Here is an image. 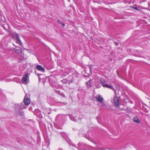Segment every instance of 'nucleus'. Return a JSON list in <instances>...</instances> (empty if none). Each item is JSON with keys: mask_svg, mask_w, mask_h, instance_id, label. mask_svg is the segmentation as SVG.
I'll list each match as a JSON object with an SVG mask.
<instances>
[{"mask_svg": "<svg viewBox=\"0 0 150 150\" xmlns=\"http://www.w3.org/2000/svg\"><path fill=\"white\" fill-rule=\"evenodd\" d=\"M30 103V99L25 96L23 102L20 104H16L15 105V107L18 109H25Z\"/></svg>", "mask_w": 150, "mask_h": 150, "instance_id": "1", "label": "nucleus"}, {"mask_svg": "<svg viewBox=\"0 0 150 150\" xmlns=\"http://www.w3.org/2000/svg\"><path fill=\"white\" fill-rule=\"evenodd\" d=\"M66 118L65 115L63 114H59L57 115L55 118V121L56 122L61 125H62Z\"/></svg>", "mask_w": 150, "mask_h": 150, "instance_id": "2", "label": "nucleus"}, {"mask_svg": "<svg viewBox=\"0 0 150 150\" xmlns=\"http://www.w3.org/2000/svg\"><path fill=\"white\" fill-rule=\"evenodd\" d=\"M70 145H71L73 146L74 147L79 150H85L87 149L86 147L87 145L86 144H84V143H78L77 147L75 145H74V144L72 143Z\"/></svg>", "mask_w": 150, "mask_h": 150, "instance_id": "3", "label": "nucleus"}, {"mask_svg": "<svg viewBox=\"0 0 150 150\" xmlns=\"http://www.w3.org/2000/svg\"><path fill=\"white\" fill-rule=\"evenodd\" d=\"M96 98L97 101L99 102V106L103 107L105 106V104L103 102V99L101 96L100 95H97Z\"/></svg>", "mask_w": 150, "mask_h": 150, "instance_id": "4", "label": "nucleus"}, {"mask_svg": "<svg viewBox=\"0 0 150 150\" xmlns=\"http://www.w3.org/2000/svg\"><path fill=\"white\" fill-rule=\"evenodd\" d=\"M54 77H52V78H50L49 79V83L52 87H55L57 88H58V86L54 81Z\"/></svg>", "mask_w": 150, "mask_h": 150, "instance_id": "5", "label": "nucleus"}, {"mask_svg": "<svg viewBox=\"0 0 150 150\" xmlns=\"http://www.w3.org/2000/svg\"><path fill=\"white\" fill-rule=\"evenodd\" d=\"M61 135L62 137L64 138L67 143L69 145H70L71 143L70 140L69 139L67 135L64 132L62 133Z\"/></svg>", "mask_w": 150, "mask_h": 150, "instance_id": "6", "label": "nucleus"}, {"mask_svg": "<svg viewBox=\"0 0 150 150\" xmlns=\"http://www.w3.org/2000/svg\"><path fill=\"white\" fill-rule=\"evenodd\" d=\"M14 38L16 41V42L18 44L20 45L21 46L22 45V43L18 35V34L16 33L14 35Z\"/></svg>", "mask_w": 150, "mask_h": 150, "instance_id": "7", "label": "nucleus"}, {"mask_svg": "<svg viewBox=\"0 0 150 150\" xmlns=\"http://www.w3.org/2000/svg\"><path fill=\"white\" fill-rule=\"evenodd\" d=\"M28 78V74H25L22 79V83L24 84H27V80Z\"/></svg>", "mask_w": 150, "mask_h": 150, "instance_id": "8", "label": "nucleus"}, {"mask_svg": "<svg viewBox=\"0 0 150 150\" xmlns=\"http://www.w3.org/2000/svg\"><path fill=\"white\" fill-rule=\"evenodd\" d=\"M114 104L117 106H118L120 104V102L118 97H115L114 99Z\"/></svg>", "mask_w": 150, "mask_h": 150, "instance_id": "9", "label": "nucleus"}, {"mask_svg": "<svg viewBox=\"0 0 150 150\" xmlns=\"http://www.w3.org/2000/svg\"><path fill=\"white\" fill-rule=\"evenodd\" d=\"M36 69L38 71L44 72L45 71V69L41 65H37L36 66Z\"/></svg>", "mask_w": 150, "mask_h": 150, "instance_id": "10", "label": "nucleus"}, {"mask_svg": "<svg viewBox=\"0 0 150 150\" xmlns=\"http://www.w3.org/2000/svg\"><path fill=\"white\" fill-rule=\"evenodd\" d=\"M102 86L104 88H107L111 89V90H113L114 91H116V90L113 87L105 83L104 84H102Z\"/></svg>", "mask_w": 150, "mask_h": 150, "instance_id": "11", "label": "nucleus"}, {"mask_svg": "<svg viewBox=\"0 0 150 150\" xmlns=\"http://www.w3.org/2000/svg\"><path fill=\"white\" fill-rule=\"evenodd\" d=\"M92 80L90 79L88 81L86 82V84L88 88H89V87H91V82Z\"/></svg>", "mask_w": 150, "mask_h": 150, "instance_id": "12", "label": "nucleus"}, {"mask_svg": "<svg viewBox=\"0 0 150 150\" xmlns=\"http://www.w3.org/2000/svg\"><path fill=\"white\" fill-rule=\"evenodd\" d=\"M66 104V103L61 102H57L56 103V105L58 106H62L65 105Z\"/></svg>", "mask_w": 150, "mask_h": 150, "instance_id": "13", "label": "nucleus"}, {"mask_svg": "<svg viewBox=\"0 0 150 150\" xmlns=\"http://www.w3.org/2000/svg\"><path fill=\"white\" fill-rule=\"evenodd\" d=\"M134 121L137 123H139L140 122L139 120L137 117H135L133 118Z\"/></svg>", "mask_w": 150, "mask_h": 150, "instance_id": "14", "label": "nucleus"}, {"mask_svg": "<svg viewBox=\"0 0 150 150\" xmlns=\"http://www.w3.org/2000/svg\"><path fill=\"white\" fill-rule=\"evenodd\" d=\"M65 70L66 71V72L63 75V76H65L69 74V69L68 68H67L65 69Z\"/></svg>", "mask_w": 150, "mask_h": 150, "instance_id": "15", "label": "nucleus"}, {"mask_svg": "<svg viewBox=\"0 0 150 150\" xmlns=\"http://www.w3.org/2000/svg\"><path fill=\"white\" fill-rule=\"evenodd\" d=\"M100 82L101 83V85L102 86V84H105V81L104 80V79L103 78H100Z\"/></svg>", "mask_w": 150, "mask_h": 150, "instance_id": "16", "label": "nucleus"}, {"mask_svg": "<svg viewBox=\"0 0 150 150\" xmlns=\"http://www.w3.org/2000/svg\"><path fill=\"white\" fill-rule=\"evenodd\" d=\"M95 86L96 88H99L101 87L100 84L99 83H98L97 82L96 83Z\"/></svg>", "mask_w": 150, "mask_h": 150, "instance_id": "17", "label": "nucleus"}, {"mask_svg": "<svg viewBox=\"0 0 150 150\" xmlns=\"http://www.w3.org/2000/svg\"><path fill=\"white\" fill-rule=\"evenodd\" d=\"M69 117L71 120L73 121H74L76 122V119L75 118H72V115H69Z\"/></svg>", "mask_w": 150, "mask_h": 150, "instance_id": "18", "label": "nucleus"}, {"mask_svg": "<svg viewBox=\"0 0 150 150\" xmlns=\"http://www.w3.org/2000/svg\"><path fill=\"white\" fill-rule=\"evenodd\" d=\"M61 81L64 83H67L68 82V80L66 79H64Z\"/></svg>", "mask_w": 150, "mask_h": 150, "instance_id": "19", "label": "nucleus"}, {"mask_svg": "<svg viewBox=\"0 0 150 150\" xmlns=\"http://www.w3.org/2000/svg\"><path fill=\"white\" fill-rule=\"evenodd\" d=\"M20 115L21 116H23L24 115V112L23 111H20Z\"/></svg>", "mask_w": 150, "mask_h": 150, "instance_id": "20", "label": "nucleus"}, {"mask_svg": "<svg viewBox=\"0 0 150 150\" xmlns=\"http://www.w3.org/2000/svg\"><path fill=\"white\" fill-rule=\"evenodd\" d=\"M106 149L102 147H100L98 149V150H106Z\"/></svg>", "mask_w": 150, "mask_h": 150, "instance_id": "21", "label": "nucleus"}, {"mask_svg": "<svg viewBox=\"0 0 150 150\" xmlns=\"http://www.w3.org/2000/svg\"><path fill=\"white\" fill-rule=\"evenodd\" d=\"M55 127L58 129H61V127H58L57 125H55Z\"/></svg>", "mask_w": 150, "mask_h": 150, "instance_id": "22", "label": "nucleus"}, {"mask_svg": "<svg viewBox=\"0 0 150 150\" xmlns=\"http://www.w3.org/2000/svg\"><path fill=\"white\" fill-rule=\"evenodd\" d=\"M58 22L59 23L61 24L62 23V21L61 20H58Z\"/></svg>", "mask_w": 150, "mask_h": 150, "instance_id": "23", "label": "nucleus"}, {"mask_svg": "<svg viewBox=\"0 0 150 150\" xmlns=\"http://www.w3.org/2000/svg\"><path fill=\"white\" fill-rule=\"evenodd\" d=\"M56 92L57 93H59L60 92V91H57V90L56 91Z\"/></svg>", "mask_w": 150, "mask_h": 150, "instance_id": "24", "label": "nucleus"}, {"mask_svg": "<svg viewBox=\"0 0 150 150\" xmlns=\"http://www.w3.org/2000/svg\"><path fill=\"white\" fill-rule=\"evenodd\" d=\"M61 24H62V26H63V27H64V26H65V25L64 23H61Z\"/></svg>", "mask_w": 150, "mask_h": 150, "instance_id": "25", "label": "nucleus"}, {"mask_svg": "<svg viewBox=\"0 0 150 150\" xmlns=\"http://www.w3.org/2000/svg\"><path fill=\"white\" fill-rule=\"evenodd\" d=\"M115 44L116 45H117L118 44V43L117 42H115Z\"/></svg>", "mask_w": 150, "mask_h": 150, "instance_id": "26", "label": "nucleus"}, {"mask_svg": "<svg viewBox=\"0 0 150 150\" xmlns=\"http://www.w3.org/2000/svg\"><path fill=\"white\" fill-rule=\"evenodd\" d=\"M58 150H64L62 148H59Z\"/></svg>", "mask_w": 150, "mask_h": 150, "instance_id": "27", "label": "nucleus"}, {"mask_svg": "<svg viewBox=\"0 0 150 150\" xmlns=\"http://www.w3.org/2000/svg\"><path fill=\"white\" fill-rule=\"evenodd\" d=\"M31 108H32L31 107H29V110H31Z\"/></svg>", "mask_w": 150, "mask_h": 150, "instance_id": "28", "label": "nucleus"}, {"mask_svg": "<svg viewBox=\"0 0 150 150\" xmlns=\"http://www.w3.org/2000/svg\"><path fill=\"white\" fill-rule=\"evenodd\" d=\"M78 118L79 120H81V119H82V118Z\"/></svg>", "mask_w": 150, "mask_h": 150, "instance_id": "29", "label": "nucleus"}, {"mask_svg": "<svg viewBox=\"0 0 150 150\" xmlns=\"http://www.w3.org/2000/svg\"><path fill=\"white\" fill-rule=\"evenodd\" d=\"M48 114H50V112H48Z\"/></svg>", "mask_w": 150, "mask_h": 150, "instance_id": "30", "label": "nucleus"}, {"mask_svg": "<svg viewBox=\"0 0 150 150\" xmlns=\"http://www.w3.org/2000/svg\"><path fill=\"white\" fill-rule=\"evenodd\" d=\"M146 110V111H147V112H149V111H148V110Z\"/></svg>", "mask_w": 150, "mask_h": 150, "instance_id": "31", "label": "nucleus"}, {"mask_svg": "<svg viewBox=\"0 0 150 150\" xmlns=\"http://www.w3.org/2000/svg\"><path fill=\"white\" fill-rule=\"evenodd\" d=\"M134 8L135 9H137V8L135 7V8Z\"/></svg>", "mask_w": 150, "mask_h": 150, "instance_id": "32", "label": "nucleus"}]
</instances>
